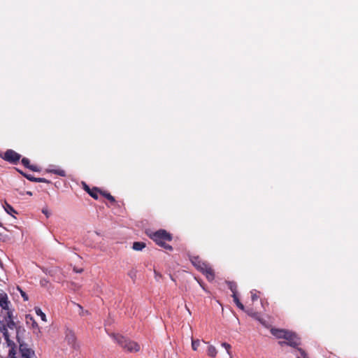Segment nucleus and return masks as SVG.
I'll list each match as a JSON object with an SVG mask.
<instances>
[{
    "mask_svg": "<svg viewBox=\"0 0 358 358\" xmlns=\"http://www.w3.org/2000/svg\"><path fill=\"white\" fill-rule=\"evenodd\" d=\"M148 236L159 246L169 251L173 250L172 246L166 243V242L172 241L173 236L165 229H159L155 232H151L148 234Z\"/></svg>",
    "mask_w": 358,
    "mask_h": 358,
    "instance_id": "1",
    "label": "nucleus"
},
{
    "mask_svg": "<svg viewBox=\"0 0 358 358\" xmlns=\"http://www.w3.org/2000/svg\"><path fill=\"white\" fill-rule=\"evenodd\" d=\"M110 336L113 340L125 351L127 352H137L141 350L140 345L118 334H112Z\"/></svg>",
    "mask_w": 358,
    "mask_h": 358,
    "instance_id": "2",
    "label": "nucleus"
},
{
    "mask_svg": "<svg viewBox=\"0 0 358 358\" xmlns=\"http://www.w3.org/2000/svg\"><path fill=\"white\" fill-rule=\"evenodd\" d=\"M284 339L286 341L278 342V344L280 346L287 345L292 348H297L301 344L300 338L296 336V334L289 331H287Z\"/></svg>",
    "mask_w": 358,
    "mask_h": 358,
    "instance_id": "3",
    "label": "nucleus"
},
{
    "mask_svg": "<svg viewBox=\"0 0 358 358\" xmlns=\"http://www.w3.org/2000/svg\"><path fill=\"white\" fill-rule=\"evenodd\" d=\"M65 341L73 350H78L80 349V344L75 332L69 328L65 330Z\"/></svg>",
    "mask_w": 358,
    "mask_h": 358,
    "instance_id": "4",
    "label": "nucleus"
},
{
    "mask_svg": "<svg viewBox=\"0 0 358 358\" xmlns=\"http://www.w3.org/2000/svg\"><path fill=\"white\" fill-rule=\"evenodd\" d=\"M1 157L6 162L16 164L20 161L21 155L15 150L9 149L1 155Z\"/></svg>",
    "mask_w": 358,
    "mask_h": 358,
    "instance_id": "5",
    "label": "nucleus"
},
{
    "mask_svg": "<svg viewBox=\"0 0 358 358\" xmlns=\"http://www.w3.org/2000/svg\"><path fill=\"white\" fill-rule=\"evenodd\" d=\"M19 350L22 358H36L35 352L27 343H20Z\"/></svg>",
    "mask_w": 358,
    "mask_h": 358,
    "instance_id": "6",
    "label": "nucleus"
},
{
    "mask_svg": "<svg viewBox=\"0 0 358 358\" xmlns=\"http://www.w3.org/2000/svg\"><path fill=\"white\" fill-rule=\"evenodd\" d=\"M189 258L193 266L199 271L203 269L207 265V262H203L199 256L189 255Z\"/></svg>",
    "mask_w": 358,
    "mask_h": 358,
    "instance_id": "7",
    "label": "nucleus"
},
{
    "mask_svg": "<svg viewBox=\"0 0 358 358\" xmlns=\"http://www.w3.org/2000/svg\"><path fill=\"white\" fill-rule=\"evenodd\" d=\"M200 272L205 275L209 281H213L215 278L214 271L208 264Z\"/></svg>",
    "mask_w": 358,
    "mask_h": 358,
    "instance_id": "8",
    "label": "nucleus"
},
{
    "mask_svg": "<svg viewBox=\"0 0 358 358\" xmlns=\"http://www.w3.org/2000/svg\"><path fill=\"white\" fill-rule=\"evenodd\" d=\"M9 303H10V301H8V296H7L6 293L1 292L0 293V306L3 309L8 311V310H9V309H8Z\"/></svg>",
    "mask_w": 358,
    "mask_h": 358,
    "instance_id": "9",
    "label": "nucleus"
},
{
    "mask_svg": "<svg viewBox=\"0 0 358 358\" xmlns=\"http://www.w3.org/2000/svg\"><path fill=\"white\" fill-rule=\"evenodd\" d=\"M7 315L5 317V320L6 324H5L6 328H9L10 329H13L15 327V323L12 318V313L10 310H8L6 313Z\"/></svg>",
    "mask_w": 358,
    "mask_h": 358,
    "instance_id": "10",
    "label": "nucleus"
},
{
    "mask_svg": "<svg viewBox=\"0 0 358 358\" xmlns=\"http://www.w3.org/2000/svg\"><path fill=\"white\" fill-rule=\"evenodd\" d=\"M287 332V330L285 329H275L272 328L271 329V333L273 336L276 337L277 338H284L286 336V333Z\"/></svg>",
    "mask_w": 358,
    "mask_h": 358,
    "instance_id": "11",
    "label": "nucleus"
},
{
    "mask_svg": "<svg viewBox=\"0 0 358 358\" xmlns=\"http://www.w3.org/2000/svg\"><path fill=\"white\" fill-rule=\"evenodd\" d=\"M248 315L255 318V320L259 321L261 323H264L262 319L261 318L259 313L254 311L252 308H248L244 310Z\"/></svg>",
    "mask_w": 358,
    "mask_h": 358,
    "instance_id": "12",
    "label": "nucleus"
},
{
    "mask_svg": "<svg viewBox=\"0 0 358 358\" xmlns=\"http://www.w3.org/2000/svg\"><path fill=\"white\" fill-rule=\"evenodd\" d=\"M0 333L3 334L4 338L7 342H10V339H9L10 336H9L8 329L6 328L5 323L3 322V321H1V320H0Z\"/></svg>",
    "mask_w": 358,
    "mask_h": 358,
    "instance_id": "13",
    "label": "nucleus"
},
{
    "mask_svg": "<svg viewBox=\"0 0 358 358\" xmlns=\"http://www.w3.org/2000/svg\"><path fill=\"white\" fill-rule=\"evenodd\" d=\"M22 164L27 169L33 171H38L39 169L37 168L36 166L31 165L30 161L29 159L24 157L22 159Z\"/></svg>",
    "mask_w": 358,
    "mask_h": 358,
    "instance_id": "14",
    "label": "nucleus"
},
{
    "mask_svg": "<svg viewBox=\"0 0 358 358\" xmlns=\"http://www.w3.org/2000/svg\"><path fill=\"white\" fill-rule=\"evenodd\" d=\"M146 245L145 243L143 242H134L133 243V246H132V248L134 250H136V251H141L144 248H145Z\"/></svg>",
    "mask_w": 358,
    "mask_h": 358,
    "instance_id": "15",
    "label": "nucleus"
},
{
    "mask_svg": "<svg viewBox=\"0 0 358 358\" xmlns=\"http://www.w3.org/2000/svg\"><path fill=\"white\" fill-rule=\"evenodd\" d=\"M229 289L231 291L232 294H237V285L235 282H227Z\"/></svg>",
    "mask_w": 358,
    "mask_h": 358,
    "instance_id": "16",
    "label": "nucleus"
},
{
    "mask_svg": "<svg viewBox=\"0 0 358 358\" xmlns=\"http://www.w3.org/2000/svg\"><path fill=\"white\" fill-rule=\"evenodd\" d=\"M217 353V349L213 345H209L207 350V354L209 357H215Z\"/></svg>",
    "mask_w": 358,
    "mask_h": 358,
    "instance_id": "17",
    "label": "nucleus"
},
{
    "mask_svg": "<svg viewBox=\"0 0 358 358\" xmlns=\"http://www.w3.org/2000/svg\"><path fill=\"white\" fill-rule=\"evenodd\" d=\"M232 297L234 299V303L237 306L238 308H240L242 310H245V306L240 301L237 294H232Z\"/></svg>",
    "mask_w": 358,
    "mask_h": 358,
    "instance_id": "18",
    "label": "nucleus"
},
{
    "mask_svg": "<svg viewBox=\"0 0 358 358\" xmlns=\"http://www.w3.org/2000/svg\"><path fill=\"white\" fill-rule=\"evenodd\" d=\"M101 189L97 187H94L89 192V194L94 199H98L99 194H100Z\"/></svg>",
    "mask_w": 358,
    "mask_h": 358,
    "instance_id": "19",
    "label": "nucleus"
},
{
    "mask_svg": "<svg viewBox=\"0 0 358 358\" xmlns=\"http://www.w3.org/2000/svg\"><path fill=\"white\" fill-rule=\"evenodd\" d=\"M100 194H101L103 196L106 198L108 200H109L111 203H115V199L113 196H112L109 192L101 191L100 192Z\"/></svg>",
    "mask_w": 358,
    "mask_h": 358,
    "instance_id": "20",
    "label": "nucleus"
},
{
    "mask_svg": "<svg viewBox=\"0 0 358 358\" xmlns=\"http://www.w3.org/2000/svg\"><path fill=\"white\" fill-rule=\"evenodd\" d=\"M26 319H27V323L29 324V320L31 322V327L32 328L34 329H38V325L37 324V322L34 320L33 317H31V315H28L26 316Z\"/></svg>",
    "mask_w": 358,
    "mask_h": 358,
    "instance_id": "21",
    "label": "nucleus"
},
{
    "mask_svg": "<svg viewBox=\"0 0 358 358\" xmlns=\"http://www.w3.org/2000/svg\"><path fill=\"white\" fill-rule=\"evenodd\" d=\"M35 312L36 315H38L43 321H47L45 314L41 310L40 308H35Z\"/></svg>",
    "mask_w": 358,
    "mask_h": 358,
    "instance_id": "22",
    "label": "nucleus"
},
{
    "mask_svg": "<svg viewBox=\"0 0 358 358\" xmlns=\"http://www.w3.org/2000/svg\"><path fill=\"white\" fill-rule=\"evenodd\" d=\"M5 210L8 213L9 215H11L13 216V213H17L16 210L8 203H6V205L4 206Z\"/></svg>",
    "mask_w": 358,
    "mask_h": 358,
    "instance_id": "23",
    "label": "nucleus"
},
{
    "mask_svg": "<svg viewBox=\"0 0 358 358\" xmlns=\"http://www.w3.org/2000/svg\"><path fill=\"white\" fill-rule=\"evenodd\" d=\"M200 345V341L199 339H192V348L193 350L196 351Z\"/></svg>",
    "mask_w": 358,
    "mask_h": 358,
    "instance_id": "24",
    "label": "nucleus"
},
{
    "mask_svg": "<svg viewBox=\"0 0 358 358\" xmlns=\"http://www.w3.org/2000/svg\"><path fill=\"white\" fill-rule=\"evenodd\" d=\"M50 173H53L56 175L60 176H66V171L62 169H53L49 171Z\"/></svg>",
    "mask_w": 358,
    "mask_h": 358,
    "instance_id": "25",
    "label": "nucleus"
},
{
    "mask_svg": "<svg viewBox=\"0 0 358 358\" xmlns=\"http://www.w3.org/2000/svg\"><path fill=\"white\" fill-rule=\"evenodd\" d=\"M20 173L22 175H23L27 179H28L30 181H32V182H36L37 180V178H35L33 176L30 175V174H26L22 171H20Z\"/></svg>",
    "mask_w": 358,
    "mask_h": 358,
    "instance_id": "26",
    "label": "nucleus"
},
{
    "mask_svg": "<svg viewBox=\"0 0 358 358\" xmlns=\"http://www.w3.org/2000/svg\"><path fill=\"white\" fill-rule=\"evenodd\" d=\"M16 352L14 348H11L9 350L8 358H17L16 356Z\"/></svg>",
    "mask_w": 358,
    "mask_h": 358,
    "instance_id": "27",
    "label": "nucleus"
},
{
    "mask_svg": "<svg viewBox=\"0 0 358 358\" xmlns=\"http://www.w3.org/2000/svg\"><path fill=\"white\" fill-rule=\"evenodd\" d=\"M128 275L132 278L133 280L135 279L136 276V270L134 269V268H132L131 270H130L129 272H128Z\"/></svg>",
    "mask_w": 358,
    "mask_h": 358,
    "instance_id": "28",
    "label": "nucleus"
},
{
    "mask_svg": "<svg viewBox=\"0 0 358 358\" xmlns=\"http://www.w3.org/2000/svg\"><path fill=\"white\" fill-rule=\"evenodd\" d=\"M251 299L252 301H255L258 299L259 296L257 294V292L255 290L251 291Z\"/></svg>",
    "mask_w": 358,
    "mask_h": 358,
    "instance_id": "29",
    "label": "nucleus"
},
{
    "mask_svg": "<svg viewBox=\"0 0 358 358\" xmlns=\"http://www.w3.org/2000/svg\"><path fill=\"white\" fill-rule=\"evenodd\" d=\"M222 346L226 349L227 353L230 355H231V352H230L231 345L229 343H222Z\"/></svg>",
    "mask_w": 358,
    "mask_h": 358,
    "instance_id": "30",
    "label": "nucleus"
},
{
    "mask_svg": "<svg viewBox=\"0 0 358 358\" xmlns=\"http://www.w3.org/2000/svg\"><path fill=\"white\" fill-rule=\"evenodd\" d=\"M49 283V281L45 278H43L40 280V285L42 287H47Z\"/></svg>",
    "mask_w": 358,
    "mask_h": 358,
    "instance_id": "31",
    "label": "nucleus"
},
{
    "mask_svg": "<svg viewBox=\"0 0 358 358\" xmlns=\"http://www.w3.org/2000/svg\"><path fill=\"white\" fill-rule=\"evenodd\" d=\"M37 182H45V183H50L51 182L44 178H37Z\"/></svg>",
    "mask_w": 358,
    "mask_h": 358,
    "instance_id": "32",
    "label": "nucleus"
},
{
    "mask_svg": "<svg viewBox=\"0 0 358 358\" xmlns=\"http://www.w3.org/2000/svg\"><path fill=\"white\" fill-rule=\"evenodd\" d=\"M297 349L300 352L301 355L303 357V358H307V355L303 349H301V348H297Z\"/></svg>",
    "mask_w": 358,
    "mask_h": 358,
    "instance_id": "33",
    "label": "nucleus"
},
{
    "mask_svg": "<svg viewBox=\"0 0 358 358\" xmlns=\"http://www.w3.org/2000/svg\"><path fill=\"white\" fill-rule=\"evenodd\" d=\"M78 307L81 310L82 313H80V315H84V313H86L87 314L88 313V311L87 310H85L84 311L83 309V307L79 305V304H77Z\"/></svg>",
    "mask_w": 358,
    "mask_h": 358,
    "instance_id": "34",
    "label": "nucleus"
},
{
    "mask_svg": "<svg viewBox=\"0 0 358 358\" xmlns=\"http://www.w3.org/2000/svg\"><path fill=\"white\" fill-rule=\"evenodd\" d=\"M73 271L76 272V273H80L83 271V268H77L76 266L73 267Z\"/></svg>",
    "mask_w": 358,
    "mask_h": 358,
    "instance_id": "35",
    "label": "nucleus"
},
{
    "mask_svg": "<svg viewBox=\"0 0 358 358\" xmlns=\"http://www.w3.org/2000/svg\"><path fill=\"white\" fill-rule=\"evenodd\" d=\"M20 292H21V295H22V298L24 299V301H27V300H28V296H27V295L26 294V293H25V292H23V291H22V290L20 291Z\"/></svg>",
    "mask_w": 358,
    "mask_h": 358,
    "instance_id": "36",
    "label": "nucleus"
},
{
    "mask_svg": "<svg viewBox=\"0 0 358 358\" xmlns=\"http://www.w3.org/2000/svg\"><path fill=\"white\" fill-rule=\"evenodd\" d=\"M42 213L45 215L47 217L50 216V213L48 212V209H43Z\"/></svg>",
    "mask_w": 358,
    "mask_h": 358,
    "instance_id": "37",
    "label": "nucleus"
},
{
    "mask_svg": "<svg viewBox=\"0 0 358 358\" xmlns=\"http://www.w3.org/2000/svg\"><path fill=\"white\" fill-rule=\"evenodd\" d=\"M84 189L89 194V192L91 191L92 189H90L86 184H84Z\"/></svg>",
    "mask_w": 358,
    "mask_h": 358,
    "instance_id": "38",
    "label": "nucleus"
},
{
    "mask_svg": "<svg viewBox=\"0 0 358 358\" xmlns=\"http://www.w3.org/2000/svg\"><path fill=\"white\" fill-rule=\"evenodd\" d=\"M27 194L29 195V196H31L32 195V192H30V191H28L26 192Z\"/></svg>",
    "mask_w": 358,
    "mask_h": 358,
    "instance_id": "39",
    "label": "nucleus"
},
{
    "mask_svg": "<svg viewBox=\"0 0 358 358\" xmlns=\"http://www.w3.org/2000/svg\"><path fill=\"white\" fill-rule=\"evenodd\" d=\"M1 238H2V234H1V233H0V239H1Z\"/></svg>",
    "mask_w": 358,
    "mask_h": 358,
    "instance_id": "40",
    "label": "nucleus"
},
{
    "mask_svg": "<svg viewBox=\"0 0 358 358\" xmlns=\"http://www.w3.org/2000/svg\"><path fill=\"white\" fill-rule=\"evenodd\" d=\"M298 358H300V357H298Z\"/></svg>",
    "mask_w": 358,
    "mask_h": 358,
    "instance_id": "41",
    "label": "nucleus"
}]
</instances>
